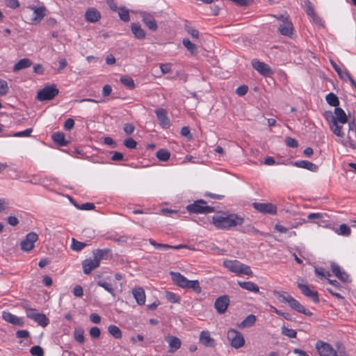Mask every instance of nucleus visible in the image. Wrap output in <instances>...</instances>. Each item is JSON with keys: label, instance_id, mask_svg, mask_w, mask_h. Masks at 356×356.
<instances>
[{"label": "nucleus", "instance_id": "nucleus-25", "mask_svg": "<svg viewBox=\"0 0 356 356\" xmlns=\"http://www.w3.org/2000/svg\"><path fill=\"white\" fill-rule=\"evenodd\" d=\"M131 31L136 39L143 40L146 36L145 31L142 29L139 24L132 23L131 24Z\"/></svg>", "mask_w": 356, "mask_h": 356}, {"label": "nucleus", "instance_id": "nucleus-59", "mask_svg": "<svg viewBox=\"0 0 356 356\" xmlns=\"http://www.w3.org/2000/svg\"><path fill=\"white\" fill-rule=\"evenodd\" d=\"M285 143L286 145L289 147L296 148L298 146V142L295 138L291 137H286L285 138Z\"/></svg>", "mask_w": 356, "mask_h": 356}, {"label": "nucleus", "instance_id": "nucleus-51", "mask_svg": "<svg viewBox=\"0 0 356 356\" xmlns=\"http://www.w3.org/2000/svg\"><path fill=\"white\" fill-rule=\"evenodd\" d=\"M282 334L289 337V338H296L297 335L296 330L288 328L285 326L282 327Z\"/></svg>", "mask_w": 356, "mask_h": 356}, {"label": "nucleus", "instance_id": "nucleus-24", "mask_svg": "<svg viewBox=\"0 0 356 356\" xmlns=\"http://www.w3.org/2000/svg\"><path fill=\"white\" fill-rule=\"evenodd\" d=\"M293 165L300 168L309 170L312 172H316L318 169V167L316 164L304 160L296 161L293 163Z\"/></svg>", "mask_w": 356, "mask_h": 356}, {"label": "nucleus", "instance_id": "nucleus-19", "mask_svg": "<svg viewBox=\"0 0 356 356\" xmlns=\"http://www.w3.org/2000/svg\"><path fill=\"white\" fill-rule=\"evenodd\" d=\"M159 124L163 127H168L170 125V120L167 115L166 110L163 108L157 109L155 111Z\"/></svg>", "mask_w": 356, "mask_h": 356}, {"label": "nucleus", "instance_id": "nucleus-15", "mask_svg": "<svg viewBox=\"0 0 356 356\" xmlns=\"http://www.w3.org/2000/svg\"><path fill=\"white\" fill-rule=\"evenodd\" d=\"M30 8L33 11L31 19L32 24L40 23L46 15V8L44 6H31Z\"/></svg>", "mask_w": 356, "mask_h": 356}, {"label": "nucleus", "instance_id": "nucleus-46", "mask_svg": "<svg viewBox=\"0 0 356 356\" xmlns=\"http://www.w3.org/2000/svg\"><path fill=\"white\" fill-rule=\"evenodd\" d=\"M86 245L87 244L86 243L78 241L74 238L72 239L71 248L74 251L79 252L82 250Z\"/></svg>", "mask_w": 356, "mask_h": 356}, {"label": "nucleus", "instance_id": "nucleus-17", "mask_svg": "<svg viewBox=\"0 0 356 356\" xmlns=\"http://www.w3.org/2000/svg\"><path fill=\"white\" fill-rule=\"evenodd\" d=\"M142 21L146 25V26L151 31H155L158 29L157 23L150 13L144 12L141 14Z\"/></svg>", "mask_w": 356, "mask_h": 356}, {"label": "nucleus", "instance_id": "nucleus-55", "mask_svg": "<svg viewBox=\"0 0 356 356\" xmlns=\"http://www.w3.org/2000/svg\"><path fill=\"white\" fill-rule=\"evenodd\" d=\"M270 312H274L279 316H283L286 320L291 319V315L289 313L282 312V311L277 309L274 306H270Z\"/></svg>", "mask_w": 356, "mask_h": 356}, {"label": "nucleus", "instance_id": "nucleus-49", "mask_svg": "<svg viewBox=\"0 0 356 356\" xmlns=\"http://www.w3.org/2000/svg\"><path fill=\"white\" fill-rule=\"evenodd\" d=\"M185 30L187 31L188 34L191 35V37L195 40L199 39L200 33L199 31L193 27H191L188 25H185Z\"/></svg>", "mask_w": 356, "mask_h": 356}, {"label": "nucleus", "instance_id": "nucleus-8", "mask_svg": "<svg viewBox=\"0 0 356 356\" xmlns=\"http://www.w3.org/2000/svg\"><path fill=\"white\" fill-rule=\"evenodd\" d=\"M252 207L263 214L275 215L277 213V207L272 203L253 202Z\"/></svg>", "mask_w": 356, "mask_h": 356}, {"label": "nucleus", "instance_id": "nucleus-26", "mask_svg": "<svg viewBox=\"0 0 356 356\" xmlns=\"http://www.w3.org/2000/svg\"><path fill=\"white\" fill-rule=\"evenodd\" d=\"M331 269L333 274L341 281L346 282L348 275L343 271H341L340 266L334 262L331 263Z\"/></svg>", "mask_w": 356, "mask_h": 356}, {"label": "nucleus", "instance_id": "nucleus-27", "mask_svg": "<svg viewBox=\"0 0 356 356\" xmlns=\"http://www.w3.org/2000/svg\"><path fill=\"white\" fill-rule=\"evenodd\" d=\"M86 19L88 22L95 23L101 18L100 13L95 8H89L86 12Z\"/></svg>", "mask_w": 356, "mask_h": 356}, {"label": "nucleus", "instance_id": "nucleus-9", "mask_svg": "<svg viewBox=\"0 0 356 356\" xmlns=\"http://www.w3.org/2000/svg\"><path fill=\"white\" fill-rule=\"evenodd\" d=\"M38 240V235L35 232H30L26 234L25 238L20 243L21 249L23 251L29 252L34 248V243Z\"/></svg>", "mask_w": 356, "mask_h": 356}, {"label": "nucleus", "instance_id": "nucleus-50", "mask_svg": "<svg viewBox=\"0 0 356 356\" xmlns=\"http://www.w3.org/2000/svg\"><path fill=\"white\" fill-rule=\"evenodd\" d=\"M314 272L317 276L321 278H327L331 275L330 272L325 271L322 267H315Z\"/></svg>", "mask_w": 356, "mask_h": 356}, {"label": "nucleus", "instance_id": "nucleus-23", "mask_svg": "<svg viewBox=\"0 0 356 356\" xmlns=\"http://www.w3.org/2000/svg\"><path fill=\"white\" fill-rule=\"evenodd\" d=\"M289 305L290 306V307H291L292 309H293L294 310L299 313L304 314L308 316L312 315V313L309 310L306 309L302 305H301L297 300H296L293 298L291 299Z\"/></svg>", "mask_w": 356, "mask_h": 356}, {"label": "nucleus", "instance_id": "nucleus-22", "mask_svg": "<svg viewBox=\"0 0 356 356\" xmlns=\"http://www.w3.org/2000/svg\"><path fill=\"white\" fill-rule=\"evenodd\" d=\"M200 342L205 347H214L215 340L211 337L209 331H202L200 334Z\"/></svg>", "mask_w": 356, "mask_h": 356}, {"label": "nucleus", "instance_id": "nucleus-44", "mask_svg": "<svg viewBox=\"0 0 356 356\" xmlns=\"http://www.w3.org/2000/svg\"><path fill=\"white\" fill-rule=\"evenodd\" d=\"M74 337L75 340L80 343H83L85 341V337H84V331L81 328H77L75 329L74 331Z\"/></svg>", "mask_w": 356, "mask_h": 356}, {"label": "nucleus", "instance_id": "nucleus-32", "mask_svg": "<svg viewBox=\"0 0 356 356\" xmlns=\"http://www.w3.org/2000/svg\"><path fill=\"white\" fill-rule=\"evenodd\" d=\"M32 65V61L29 58H22L19 60L13 67V71L17 72L23 69L28 68Z\"/></svg>", "mask_w": 356, "mask_h": 356}, {"label": "nucleus", "instance_id": "nucleus-6", "mask_svg": "<svg viewBox=\"0 0 356 356\" xmlns=\"http://www.w3.org/2000/svg\"><path fill=\"white\" fill-rule=\"evenodd\" d=\"M59 92L56 85L45 86L39 90L37 94V99L40 101L51 100L54 99Z\"/></svg>", "mask_w": 356, "mask_h": 356}, {"label": "nucleus", "instance_id": "nucleus-54", "mask_svg": "<svg viewBox=\"0 0 356 356\" xmlns=\"http://www.w3.org/2000/svg\"><path fill=\"white\" fill-rule=\"evenodd\" d=\"M238 274H243L251 276L252 275L253 273L249 266L241 263Z\"/></svg>", "mask_w": 356, "mask_h": 356}, {"label": "nucleus", "instance_id": "nucleus-28", "mask_svg": "<svg viewBox=\"0 0 356 356\" xmlns=\"http://www.w3.org/2000/svg\"><path fill=\"white\" fill-rule=\"evenodd\" d=\"M133 296L139 305H143L145 303V293L143 288L138 287L132 291Z\"/></svg>", "mask_w": 356, "mask_h": 356}, {"label": "nucleus", "instance_id": "nucleus-33", "mask_svg": "<svg viewBox=\"0 0 356 356\" xmlns=\"http://www.w3.org/2000/svg\"><path fill=\"white\" fill-rule=\"evenodd\" d=\"M256 320V316L250 314L241 323L238 325V327L241 329L250 327L255 323Z\"/></svg>", "mask_w": 356, "mask_h": 356}, {"label": "nucleus", "instance_id": "nucleus-7", "mask_svg": "<svg viewBox=\"0 0 356 356\" xmlns=\"http://www.w3.org/2000/svg\"><path fill=\"white\" fill-rule=\"evenodd\" d=\"M315 347L320 356H337V350L327 342L318 340Z\"/></svg>", "mask_w": 356, "mask_h": 356}, {"label": "nucleus", "instance_id": "nucleus-53", "mask_svg": "<svg viewBox=\"0 0 356 356\" xmlns=\"http://www.w3.org/2000/svg\"><path fill=\"white\" fill-rule=\"evenodd\" d=\"M30 353L33 356H44V350L39 346H34L31 347Z\"/></svg>", "mask_w": 356, "mask_h": 356}, {"label": "nucleus", "instance_id": "nucleus-57", "mask_svg": "<svg viewBox=\"0 0 356 356\" xmlns=\"http://www.w3.org/2000/svg\"><path fill=\"white\" fill-rule=\"evenodd\" d=\"M33 131L32 128H29L24 131L15 132L13 134L14 137H28L31 136V134Z\"/></svg>", "mask_w": 356, "mask_h": 356}, {"label": "nucleus", "instance_id": "nucleus-29", "mask_svg": "<svg viewBox=\"0 0 356 356\" xmlns=\"http://www.w3.org/2000/svg\"><path fill=\"white\" fill-rule=\"evenodd\" d=\"M51 138L54 142L60 147L65 146L69 143L65 139V134L63 132H55L52 134Z\"/></svg>", "mask_w": 356, "mask_h": 356}, {"label": "nucleus", "instance_id": "nucleus-48", "mask_svg": "<svg viewBox=\"0 0 356 356\" xmlns=\"http://www.w3.org/2000/svg\"><path fill=\"white\" fill-rule=\"evenodd\" d=\"M165 297L168 301L172 303L179 302L181 300L178 295L170 291L165 292Z\"/></svg>", "mask_w": 356, "mask_h": 356}, {"label": "nucleus", "instance_id": "nucleus-47", "mask_svg": "<svg viewBox=\"0 0 356 356\" xmlns=\"http://www.w3.org/2000/svg\"><path fill=\"white\" fill-rule=\"evenodd\" d=\"M121 83L129 89H133L135 86L134 81L132 78L123 76L120 78Z\"/></svg>", "mask_w": 356, "mask_h": 356}, {"label": "nucleus", "instance_id": "nucleus-40", "mask_svg": "<svg viewBox=\"0 0 356 356\" xmlns=\"http://www.w3.org/2000/svg\"><path fill=\"white\" fill-rule=\"evenodd\" d=\"M97 284L99 286L104 288L106 291L111 293L113 297L115 296L114 289L112 286V284L108 283L106 282H104L102 280L97 281Z\"/></svg>", "mask_w": 356, "mask_h": 356}, {"label": "nucleus", "instance_id": "nucleus-39", "mask_svg": "<svg viewBox=\"0 0 356 356\" xmlns=\"http://www.w3.org/2000/svg\"><path fill=\"white\" fill-rule=\"evenodd\" d=\"M108 331L111 335L115 339H120L122 337V331L120 329L114 325H111L108 327Z\"/></svg>", "mask_w": 356, "mask_h": 356}, {"label": "nucleus", "instance_id": "nucleus-43", "mask_svg": "<svg viewBox=\"0 0 356 356\" xmlns=\"http://www.w3.org/2000/svg\"><path fill=\"white\" fill-rule=\"evenodd\" d=\"M170 153L165 149H160L156 152V157L159 160L166 161L170 159Z\"/></svg>", "mask_w": 356, "mask_h": 356}, {"label": "nucleus", "instance_id": "nucleus-18", "mask_svg": "<svg viewBox=\"0 0 356 356\" xmlns=\"http://www.w3.org/2000/svg\"><path fill=\"white\" fill-rule=\"evenodd\" d=\"M298 286L300 289L302 293L311 298L314 302L318 303L319 302L318 294L316 291L311 290L307 285L299 283Z\"/></svg>", "mask_w": 356, "mask_h": 356}, {"label": "nucleus", "instance_id": "nucleus-36", "mask_svg": "<svg viewBox=\"0 0 356 356\" xmlns=\"http://www.w3.org/2000/svg\"><path fill=\"white\" fill-rule=\"evenodd\" d=\"M342 145L345 147H349L353 149L356 148V134H354L353 136L350 134V133L348 134V138L346 140L342 141Z\"/></svg>", "mask_w": 356, "mask_h": 356}, {"label": "nucleus", "instance_id": "nucleus-52", "mask_svg": "<svg viewBox=\"0 0 356 356\" xmlns=\"http://www.w3.org/2000/svg\"><path fill=\"white\" fill-rule=\"evenodd\" d=\"M335 346L337 348V356H348L342 343L338 341L336 343Z\"/></svg>", "mask_w": 356, "mask_h": 356}, {"label": "nucleus", "instance_id": "nucleus-10", "mask_svg": "<svg viewBox=\"0 0 356 356\" xmlns=\"http://www.w3.org/2000/svg\"><path fill=\"white\" fill-rule=\"evenodd\" d=\"M27 317L34 321L42 327H46L49 323V320L46 315L38 312L35 309L34 310H29L27 312Z\"/></svg>", "mask_w": 356, "mask_h": 356}, {"label": "nucleus", "instance_id": "nucleus-21", "mask_svg": "<svg viewBox=\"0 0 356 356\" xmlns=\"http://www.w3.org/2000/svg\"><path fill=\"white\" fill-rule=\"evenodd\" d=\"M3 319L14 325L23 326L24 321L17 316L10 313L3 312L2 314Z\"/></svg>", "mask_w": 356, "mask_h": 356}, {"label": "nucleus", "instance_id": "nucleus-56", "mask_svg": "<svg viewBox=\"0 0 356 356\" xmlns=\"http://www.w3.org/2000/svg\"><path fill=\"white\" fill-rule=\"evenodd\" d=\"M124 145L129 149H135L137 146V143L132 138H128L124 140Z\"/></svg>", "mask_w": 356, "mask_h": 356}, {"label": "nucleus", "instance_id": "nucleus-20", "mask_svg": "<svg viewBox=\"0 0 356 356\" xmlns=\"http://www.w3.org/2000/svg\"><path fill=\"white\" fill-rule=\"evenodd\" d=\"M93 257L98 259L100 263L102 259H107L113 257L112 250L108 248L97 249L92 251Z\"/></svg>", "mask_w": 356, "mask_h": 356}, {"label": "nucleus", "instance_id": "nucleus-41", "mask_svg": "<svg viewBox=\"0 0 356 356\" xmlns=\"http://www.w3.org/2000/svg\"><path fill=\"white\" fill-rule=\"evenodd\" d=\"M148 241H149V244H151L152 246H154L157 250H163V251L170 250V245L157 243L152 238H149L148 240Z\"/></svg>", "mask_w": 356, "mask_h": 356}, {"label": "nucleus", "instance_id": "nucleus-31", "mask_svg": "<svg viewBox=\"0 0 356 356\" xmlns=\"http://www.w3.org/2000/svg\"><path fill=\"white\" fill-rule=\"evenodd\" d=\"M238 284L242 288L247 291L259 293V287L252 282H238Z\"/></svg>", "mask_w": 356, "mask_h": 356}, {"label": "nucleus", "instance_id": "nucleus-34", "mask_svg": "<svg viewBox=\"0 0 356 356\" xmlns=\"http://www.w3.org/2000/svg\"><path fill=\"white\" fill-rule=\"evenodd\" d=\"M273 294L279 301L281 302L287 303L288 305L289 304L291 299L293 298L286 291H274Z\"/></svg>", "mask_w": 356, "mask_h": 356}, {"label": "nucleus", "instance_id": "nucleus-60", "mask_svg": "<svg viewBox=\"0 0 356 356\" xmlns=\"http://www.w3.org/2000/svg\"><path fill=\"white\" fill-rule=\"evenodd\" d=\"M101 334V330L98 327H92L90 330V335L92 338H99Z\"/></svg>", "mask_w": 356, "mask_h": 356}, {"label": "nucleus", "instance_id": "nucleus-11", "mask_svg": "<svg viewBox=\"0 0 356 356\" xmlns=\"http://www.w3.org/2000/svg\"><path fill=\"white\" fill-rule=\"evenodd\" d=\"M252 65L255 70L264 76H270L273 74L271 67L268 64L261 62L259 60H252Z\"/></svg>", "mask_w": 356, "mask_h": 356}, {"label": "nucleus", "instance_id": "nucleus-42", "mask_svg": "<svg viewBox=\"0 0 356 356\" xmlns=\"http://www.w3.org/2000/svg\"><path fill=\"white\" fill-rule=\"evenodd\" d=\"M336 233L339 235L349 236L351 234V230L347 225L341 224L340 225L339 229L336 230Z\"/></svg>", "mask_w": 356, "mask_h": 356}, {"label": "nucleus", "instance_id": "nucleus-3", "mask_svg": "<svg viewBox=\"0 0 356 356\" xmlns=\"http://www.w3.org/2000/svg\"><path fill=\"white\" fill-rule=\"evenodd\" d=\"M170 275L173 283L182 289H192L199 294L202 292V288L198 280H189L180 273L170 271Z\"/></svg>", "mask_w": 356, "mask_h": 356}, {"label": "nucleus", "instance_id": "nucleus-30", "mask_svg": "<svg viewBox=\"0 0 356 356\" xmlns=\"http://www.w3.org/2000/svg\"><path fill=\"white\" fill-rule=\"evenodd\" d=\"M241 263L237 260H227L224 261V266L233 273L238 274Z\"/></svg>", "mask_w": 356, "mask_h": 356}, {"label": "nucleus", "instance_id": "nucleus-5", "mask_svg": "<svg viewBox=\"0 0 356 356\" xmlns=\"http://www.w3.org/2000/svg\"><path fill=\"white\" fill-rule=\"evenodd\" d=\"M227 339L231 346L236 348H240L245 345V339L243 334L235 329H229L227 332Z\"/></svg>", "mask_w": 356, "mask_h": 356}, {"label": "nucleus", "instance_id": "nucleus-45", "mask_svg": "<svg viewBox=\"0 0 356 356\" xmlns=\"http://www.w3.org/2000/svg\"><path fill=\"white\" fill-rule=\"evenodd\" d=\"M70 201L77 209L81 210H92L95 208V206L93 203L86 202L82 204L81 205H79L76 204V202L73 200L72 198H70Z\"/></svg>", "mask_w": 356, "mask_h": 356}, {"label": "nucleus", "instance_id": "nucleus-12", "mask_svg": "<svg viewBox=\"0 0 356 356\" xmlns=\"http://www.w3.org/2000/svg\"><path fill=\"white\" fill-rule=\"evenodd\" d=\"M229 298L227 295H224L216 298L214 307L217 312L220 314H224L229 305Z\"/></svg>", "mask_w": 356, "mask_h": 356}, {"label": "nucleus", "instance_id": "nucleus-38", "mask_svg": "<svg viewBox=\"0 0 356 356\" xmlns=\"http://www.w3.org/2000/svg\"><path fill=\"white\" fill-rule=\"evenodd\" d=\"M118 12L121 20L125 22L130 20L129 11L124 6L119 8Z\"/></svg>", "mask_w": 356, "mask_h": 356}, {"label": "nucleus", "instance_id": "nucleus-13", "mask_svg": "<svg viewBox=\"0 0 356 356\" xmlns=\"http://www.w3.org/2000/svg\"><path fill=\"white\" fill-rule=\"evenodd\" d=\"M284 19L280 24L279 31L283 35L291 37L293 35V24L289 17H284Z\"/></svg>", "mask_w": 356, "mask_h": 356}, {"label": "nucleus", "instance_id": "nucleus-2", "mask_svg": "<svg viewBox=\"0 0 356 356\" xmlns=\"http://www.w3.org/2000/svg\"><path fill=\"white\" fill-rule=\"evenodd\" d=\"M334 114L331 111L326 112L325 117L327 120L330 119V129L339 137H343L344 133L342 131V124L348 122V118L345 111L339 107L334 108Z\"/></svg>", "mask_w": 356, "mask_h": 356}, {"label": "nucleus", "instance_id": "nucleus-62", "mask_svg": "<svg viewBox=\"0 0 356 356\" xmlns=\"http://www.w3.org/2000/svg\"><path fill=\"white\" fill-rule=\"evenodd\" d=\"M181 135L187 138L188 140L192 139L193 136L188 127H184L181 129Z\"/></svg>", "mask_w": 356, "mask_h": 356}, {"label": "nucleus", "instance_id": "nucleus-63", "mask_svg": "<svg viewBox=\"0 0 356 356\" xmlns=\"http://www.w3.org/2000/svg\"><path fill=\"white\" fill-rule=\"evenodd\" d=\"M171 63H161L160 64V69L163 74L169 73L171 71Z\"/></svg>", "mask_w": 356, "mask_h": 356}, {"label": "nucleus", "instance_id": "nucleus-58", "mask_svg": "<svg viewBox=\"0 0 356 356\" xmlns=\"http://www.w3.org/2000/svg\"><path fill=\"white\" fill-rule=\"evenodd\" d=\"M8 92V83L5 80L0 79V95H6Z\"/></svg>", "mask_w": 356, "mask_h": 356}, {"label": "nucleus", "instance_id": "nucleus-14", "mask_svg": "<svg viewBox=\"0 0 356 356\" xmlns=\"http://www.w3.org/2000/svg\"><path fill=\"white\" fill-rule=\"evenodd\" d=\"M165 341L169 345L168 353H174L181 348V341L177 337L168 335L165 337Z\"/></svg>", "mask_w": 356, "mask_h": 356}, {"label": "nucleus", "instance_id": "nucleus-16", "mask_svg": "<svg viewBox=\"0 0 356 356\" xmlns=\"http://www.w3.org/2000/svg\"><path fill=\"white\" fill-rule=\"evenodd\" d=\"M100 263L96 258L86 259L82 261V266L83 273L86 275H89L94 269L99 267Z\"/></svg>", "mask_w": 356, "mask_h": 356}, {"label": "nucleus", "instance_id": "nucleus-64", "mask_svg": "<svg viewBox=\"0 0 356 356\" xmlns=\"http://www.w3.org/2000/svg\"><path fill=\"white\" fill-rule=\"evenodd\" d=\"M248 86L245 85H243L236 88V93L239 96H243L248 92Z\"/></svg>", "mask_w": 356, "mask_h": 356}, {"label": "nucleus", "instance_id": "nucleus-4", "mask_svg": "<svg viewBox=\"0 0 356 356\" xmlns=\"http://www.w3.org/2000/svg\"><path fill=\"white\" fill-rule=\"evenodd\" d=\"M204 200H199L194 203L187 206L186 209L189 213H209L214 211V208L206 205Z\"/></svg>", "mask_w": 356, "mask_h": 356}, {"label": "nucleus", "instance_id": "nucleus-37", "mask_svg": "<svg viewBox=\"0 0 356 356\" xmlns=\"http://www.w3.org/2000/svg\"><path fill=\"white\" fill-rule=\"evenodd\" d=\"M325 99L328 104L332 106L337 107L339 104V100L337 95L332 92H330L325 97Z\"/></svg>", "mask_w": 356, "mask_h": 356}, {"label": "nucleus", "instance_id": "nucleus-61", "mask_svg": "<svg viewBox=\"0 0 356 356\" xmlns=\"http://www.w3.org/2000/svg\"><path fill=\"white\" fill-rule=\"evenodd\" d=\"M123 130L127 135H131L134 131L135 127L131 123H126L124 124Z\"/></svg>", "mask_w": 356, "mask_h": 356}, {"label": "nucleus", "instance_id": "nucleus-1", "mask_svg": "<svg viewBox=\"0 0 356 356\" xmlns=\"http://www.w3.org/2000/svg\"><path fill=\"white\" fill-rule=\"evenodd\" d=\"M212 221L217 229L229 230L237 226H241L245 219L237 213L220 211L213 216Z\"/></svg>", "mask_w": 356, "mask_h": 356}, {"label": "nucleus", "instance_id": "nucleus-35", "mask_svg": "<svg viewBox=\"0 0 356 356\" xmlns=\"http://www.w3.org/2000/svg\"><path fill=\"white\" fill-rule=\"evenodd\" d=\"M183 45L184 47L191 52L192 54H196L197 53V48L196 45L192 42L188 38H184L182 40Z\"/></svg>", "mask_w": 356, "mask_h": 356}]
</instances>
